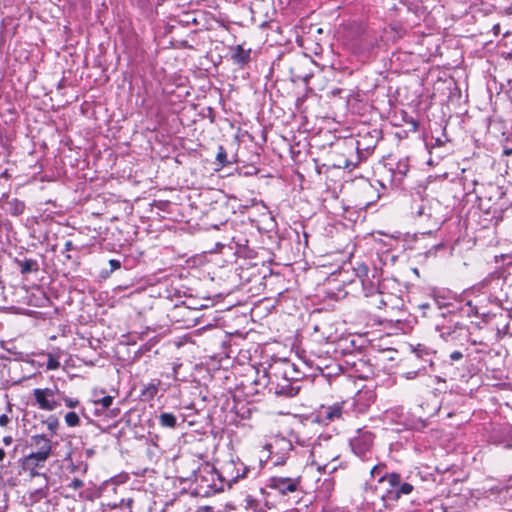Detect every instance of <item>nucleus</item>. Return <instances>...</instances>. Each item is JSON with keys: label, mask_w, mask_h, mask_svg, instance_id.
I'll return each instance as SVG.
<instances>
[{"label": "nucleus", "mask_w": 512, "mask_h": 512, "mask_svg": "<svg viewBox=\"0 0 512 512\" xmlns=\"http://www.w3.org/2000/svg\"><path fill=\"white\" fill-rule=\"evenodd\" d=\"M175 308L177 310H187L188 313H193V312H196L198 310L197 307H192V306L188 305L185 301H183L181 303V305H177Z\"/></svg>", "instance_id": "38"}, {"label": "nucleus", "mask_w": 512, "mask_h": 512, "mask_svg": "<svg viewBox=\"0 0 512 512\" xmlns=\"http://www.w3.org/2000/svg\"><path fill=\"white\" fill-rule=\"evenodd\" d=\"M372 299H374V297ZM372 304H374L377 308H382V306L386 305L381 292L379 297H375V300L372 301Z\"/></svg>", "instance_id": "42"}, {"label": "nucleus", "mask_w": 512, "mask_h": 512, "mask_svg": "<svg viewBox=\"0 0 512 512\" xmlns=\"http://www.w3.org/2000/svg\"><path fill=\"white\" fill-rule=\"evenodd\" d=\"M218 473L224 486L227 485L229 488L240 479L247 478L249 474L253 473L254 476L257 474L254 468L246 466L239 458L224 462Z\"/></svg>", "instance_id": "2"}, {"label": "nucleus", "mask_w": 512, "mask_h": 512, "mask_svg": "<svg viewBox=\"0 0 512 512\" xmlns=\"http://www.w3.org/2000/svg\"><path fill=\"white\" fill-rule=\"evenodd\" d=\"M34 399L41 410L53 411L60 403L55 400V391L50 388H36L33 390Z\"/></svg>", "instance_id": "10"}, {"label": "nucleus", "mask_w": 512, "mask_h": 512, "mask_svg": "<svg viewBox=\"0 0 512 512\" xmlns=\"http://www.w3.org/2000/svg\"><path fill=\"white\" fill-rule=\"evenodd\" d=\"M220 226L223 227L225 235L223 236V242H217L216 245L218 247L229 245L231 249H235V254L239 257H255L256 252L250 247V239L248 238L246 231L235 230L232 223H229L228 221L221 222L220 225L213 224L212 228L220 229Z\"/></svg>", "instance_id": "1"}, {"label": "nucleus", "mask_w": 512, "mask_h": 512, "mask_svg": "<svg viewBox=\"0 0 512 512\" xmlns=\"http://www.w3.org/2000/svg\"><path fill=\"white\" fill-rule=\"evenodd\" d=\"M391 481L394 485L393 505L397 503L401 497L410 495L414 490L413 484L404 481L402 475L398 472H392Z\"/></svg>", "instance_id": "14"}, {"label": "nucleus", "mask_w": 512, "mask_h": 512, "mask_svg": "<svg viewBox=\"0 0 512 512\" xmlns=\"http://www.w3.org/2000/svg\"><path fill=\"white\" fill-rule=\"evenodd\" d=\"M87 453H88V454H92V453H93V451H92V450H88V451H87Z\"/></svg>", "instance_id": "60"}, {"label": "nucleus", "mask_w": 512, "mask_h": 512, "mask_svg": "<svg viewBox=\"0 0 512 512\" xmlns=\"http://www.w3.org/2000/svg\"><path fill=\"white\" fill-rule=\"evenodd\" d=\"M186 19L184 20V22L186 24H189V23H193V24H197V20L195 17H193V15L191 14H186L185 15Z\"/></svg>", "instance_id": "47"}, {"label": "nucleus", "mask_w": 512, "mask_h": 512, "mask_svg": "<svg viewBox=\"0 0 512 512\" xmlns=\"http://www.w3.org/2000/svg\"><path fill=\"white\" fill-rule=\"evenodd\" d=\"M65 258H66L67 260H70V259H72V256H71L70 254H65Z\"/></svg>", "instance_id": "57"}, {"label": "nucleus", "mask_w": 512, "mask_h": 512, "mask_svg": "<svg viewBox=\"0 0 512 512\" xmlns=\"http://www.w3.org/2000/svg\"><path fill=\"white\" fill-rule=\"evenodd\" d=\"M10 419L6 414L0 415V426L4 427L9 423Z\"/></svg>", "instance_id": "46"}, {"label": "nucleus", "mask_w": 512, "mask_h": 512, "mask_svg": "<svg viewBox=\"0 0 512 512\" xmlns=\"http://www.w3.org/2000/svg\"><path fill=\"white\" fill-rule=\"evenodd\" d=\"M314 62L305 53L293 55L287 60L288 70L293 82L303 81L308 83L313 77L312 66Z\"/></svg>", "instance_id": "4"}, {"label": "nucleus", "mask_w": 512, "mask_h": 512, "mask_svg": "<svg viewBox=\"0 0 512 512\" xmlns=\"http://www.w3.org/2000/svg\"><path fill=\"white\" fill-rule=\"evenodd\" d=\"M379 283H380V277L378 275V271L376 268L372 270V274L369 276V278H365V280H362L361 285L364 292L365 297H379L380 291H379Z\"/></svg>", "instance_id": "19"}, {"label": "nucleus", "mask_w": 512, "mask_h": 512, "mask_svg": "<svg viewBox=\"0 0 512 512\" xmlns=\"http://www.w3.org/2000/svg\"><path fill=\"white\" fill-rule=\"evenodd\" d=\"M300 389L301 386L296 385V382H291L283 376H280L278 380L274 378V382L270 387V392H273L278 396L294 397L299 393Z\"/></svg>", "instance_id": "11"}, {"label": "nucleus", "mask_w": 512, "mask_h": 512, "mask_svg": "<svg viewBox=\"0 0 512 512\" xmlns=\"http://www.w3.org/2000/svg\"><path fill=\"white\" fill-rule=\"evenodd\" d=\"M75 247L72 243V241L68 240L65 242V245H64V250L67 252V251H70V250H73Z\"/></svg>", "instance_id": "48"}, {"label": "nucleus", "mask_w": 512, "mask_h": 512, "mask_svg": "<svg viewBox=\"0 0 512 512\" xmlns=\"http://www.w3.org/2000/svg\"><path fill=\"white\" fill-rule=\"evenodd\" d=\"M84 486V482L81 479L74 478L69 484L68 487L73 488L74 490L80 489Z\"/></svg>", "instance_id": "39"}, {"label": "nucleus", "mask_w": 512, "mask_h": 512, "mask_svg": "<svg viewBox=\"0 0 512 512\" xmlns=\"http://www.w3.org/2000/svg\"><path fill=\"white\" fill-rule=\"evenodd\" d=\"M230 60L239 68L246 67L252 60V49L245 47V44H239L229 48Z\"/></svg>", "instance_id": "12"}, {"label": "nucleus", "mask_w": 512, "mask_h": 512, "mask_svg": "<svg viewBox=\"0 0 512 512\" xmlns=\"http://www.w3.org/2000/svg\"><path fill=\"white\" fill-rule=\"evenodd\" d=\"M292 448L293 446L290 440H287L286 438L276 439L274 444L270 445V454H281L288 457Z\"/></svg>", "instance_id": "22"}, {"label": "nucleus", "mask_w": 512, "mask_h": 512, "mask_svg": "<svg viewBox=\"0 0 512 512\" xmlns=\"http://www.w3.org/2000/svg\"><path fill=\"white\" fill-rule=\"evenodd\" d=\"M343 404L335 403L333 405H322L315 415V421L322 425H329L335 421L343 419Z\"/></svg>", "instance_id": "8"}, {"label": "nucleus", "mask_w": 512, "mask_h": 512, "mask_svg": "<svg viewBox=\"0 0 512 512\" xmlns=\"http://www.w3.org/2000/svg\"><path fill=\"white\" fill-rule=\"evenodd\" d=\"M355 275L359 278L360 282L365 280V278H369L372 274V271L365 263H358L357 266L354 267Z\"/></svg>", "instance_id": "30"}, {"label": "nucleus", "mask_w": 512, "mask_h": 512, "mask_svg": "<svg viewBox=\"0 0 512 512\" xmlns=\"http://www.w3.org/2000/svg\"><path fill=\"white\" fill-rule=\"evenodd\" d=\"M64 419H65V423L69 427H76L80 424V418L76 412L71 411V412L66 413Z\"/></svg>", "instance_id": "33"}, {"label": "nucleus", "mask_w": 512, "mask_h": 512, "mask_svg": "<svg viewBox=\"0 0 512 512\" xmlns=\"http://www.w3.org/2000/svg\"><path fill=\"white\" fill-rule=\"evenodd\" d=\"M387 471V466L384 463L377 464L372 467L370 474L372 477H381V474H385Z\"/></svg>", "instance_id": "35"}, {"label": "nucleus", "mask_w": 512, "mask_h": 512, "mask_svg": "<svg viewBox=\"0 0 512 512\" xmlns=\"http://www.w3.org/2000/svg\"><path fill=\"white\" fill-rule=\"evenodd\" d=\"M59 366H60V362L58 361V359H56L54 356L49 354L48 360L46 363V368L48 370H56L59 368Z\"/></svg>", "instance_id": "36"}, {"label": "nucleus", "mask_w": 512, "mask_h": 512, "mask_svg": "<svg viewBox=\"0 0 512 512\" xmlns=\"http://www.w3.org/2000/svg\"><path fill=\"white\" fill-rule=\"evenodd\" d=\"M508 291L505 293V301L510 302L512 305V282L507 286Z\"/></svg>", "instance_id": "44"}, {"label": "nucleus", "mask_w": 512, "mask_h": 512, "mask_svg": "<svg viewBox=\"0 0 512 512\" xmlns=\"http://www.w3.org/2000/svg\"><path fill=\"white\" fill-rule=\"evenodd\" d=\"M435 330L439 332L440 337L446 342L457 341L463 336H467V327L459 321L447 319L445 314H441V320L435 324Z\"/></svg>", "instance_id": "6"}, {"label": "nucleus", "mask_w": 512, "mask_h": 512, "mask_svg": "<svg viewBox=\"0 0 512 512\" xmlns=\"http://www.w3.org/2000/svg\"><path fill=\"white\" fill-rule=\"evenodd\" d=\"M506 284V280L497 272L489 274L475 288L479 291L492 292L497 288H502Z\"/></svg>", "instance_id": "18"}, {"label": "nucleus", "mask_w": 512, "mask_h": 512, "mask_svg": "<svg viewBox=\"0 0 512 512\" xmlns=\"http://www.w3.org/2000/svg\"><path fill=\"white\" fill-rule=\"evenodd\" d=\"M129 512H132V511H129Z\"/></svg>", "instance_id": "61"}, {"label": "nucleus", "mask_w": 512, "mask_h": 512, "mask_svg": "<svg viewBox=\"0 0 512 512\" xmlns=\"http://www.w3.org/2000/svg\"><path fill=\"white\" fill-rule=\"evenodd\" d=\"M216 164L220 168H223V167H226V166L232 164V162L230 160H228L227 152L222 145L218 146V152L216 154Z\"/></svg>", "instance_id": "29"}, {"label": "nucleus", "mask_w": 512, "mask_h": 512, "mask_svg": "<svg viewBox=\"0 0 512 512\" xmlns=\"http://www.w3.org/2000/svg\"><path fill=\"white\" fill-rule=\"evenodd\" d=\"M409 362L412 366H417L421 364H425V368L427 365H433V353L427 348L425 345L418 344L412 350V356L409 358Z\"/></svg>", "instance_id": "16"}, {"label": "nucleus", "mask_w": 512, "mask_h": 512, "mask_svg": "<svg viewBox=\"0 0 512 512\" xmlns=\"http://www.w3.org/2000/svg\"><path fill=\"white\" fill-rule=\"evenodd\" d=\"M269 488L277 491L282 496H291L295 502L301 499L303 489L301 486V477H282L272 476L268 481Z\"/></svg>", "instance_id": "5"}, {"label": "nucleus", "mask_w": 512, "mask_h": 512, "mask_svg": "<svg viewBox=\"0 0 512 512\" xmlns=\"http://www.w3.org/2000/svg\"><path fill=\"white\" fill-rule=\"evenodd\" d=\"M50 454L47 453V451H35L30 453L25 458V464L26 465H38L40 462H45Z\"/></svg>", "instance_id": "27"}, {"label": "nucleus", "mask_w": 512, "mask_h": 512, "mask_svg": "<svg viewBox=\"0 0 512 512\" xmlns=\"http://www.w3.org/2000/svg\"><path fill=\"white\" fill-rule=\"evenodd\" d=\"M409 123L411 125V130L412 131H417L418 126H419L418 122L415 119H411Z\"/></svg>", "instance_id": "49"}, {"label": "nucleus", "mask_w": 512, "mask_h": 512, "mask_svg": "<svg viewBox=\"0 0 512 512\" xmlns=\"http://www.w3.org/2000/svg\"><path fill=\"white\" fill-rule=\"evenodd\" d=\"M48 491H49L48 487H44V488L36 489L33 492H31L29 495L30 504L32 505V504L40 501L41 499L46 498L48 495Z\"/></svg>", "instance_id": "31"}, {"label": "nucleus", "mask_w": 512, "mask_h": 512, "mask_svg": "<svg viewBox=\"0 0 512 512\" xmlns=\"http://www.w3.org/2000/svg\"><path fill=\"white\" fill-rule=\"evenodd\" d=\"M14 263L18 266L19 271L22 275L37 273L40 269L38 261L32 258H15Z\"/></svg>", "instance_id": "20"}, {"label": "nucleus", "mask_w": 512, "mask_h": 512, "mask_svg": "<svg viewBox=\"0 0 512 512\" xmlns=\"http://www.w3.org/2000/svg\"><path fill=\"white\" fill-rule=\"evenodd\" d=\"M4 457H5V451L2 448H0V461H2L4 459Z\"/></svg>", "instance_id": "55"}, {"label": "nucleus", "mask_w": 512, "mask_h": 512, "mask_svg": "<svg viewBox=\"0 0 512 512\" xmlns=\"http://www.w3.org/2000/svg\"><path fill=\"white\" fill-rule=\"evenodd\" d=\"M416 369L412 370V371H408L405 373V377L406 379H414L416 378L418 375H421V374H425L426 373V368H425V364H421V365H417V366H414Z\"/></svg>", "instance_id": "34"}, {"label": "nucleus", "mask_w": 512, "mask_h": 512, "mask_svg": "<svg viewBox=\"0 0 512 512\" xmlns=\"http://www.w3.org/2000/svg\"><path fill=\"white\" fill-rule=\"evenodd\" d=\"M409 171V164L407 161H399L396 165V168L392 170V181L396 186L401 185L402 180L407 175Z\"/></svg>", "instance_id": "23"}, {"label": "nucleus", "mask_w": 512, "mask_h": 512, "mask_svg": "<svg viewBox=\"0 0 512 512\" xmlns=\"http://www.w3.org/2000/svg\"><path fill=\"white\" fill-rule=\"evenodd\" d=\"M375 434L365 427L356 430L355 435L349 439V447L353 454L363 461L373 456Z\"/></svg>", "instance_id": "3"}, {"label": "nucleus", "mask_w": 512, "mask_h": 512, "mask_svg": "<svg viewBox=\"0 0 512 512\" xmlns=\"http://www.w3.org/2000/svg\"><path fill=\"white\" fill-rule=\"evenodd\" d=\"M65 405L69 408H75L79 405V400L65 397L64 398Z\"/></svg>", "instance_id": "40"}, {"label": "nucleus", "mask_w": 512, "mask_h": 512, "mask_svg": "<svg viewBox=\"0 0 512 512\" xmlns=\"http://www.w3.org/2000/svg\"><path fill=\"white\" fill-rule=\"evenodd\" d=\"M158 421L161 427L175 429L178 425V418L171 412H162L158 416Z\"/></svg>", "instance_id": "26"}, {"label": "nucleus", "mask_w": 512, "mask_h": 512, "mask_svg": "<svg viewBox=\"0 0 512 512\" xmlns=\"http://www.w3.org/2000/svg\"><path fill=\"white\" fill-rule=\"evenodd\" d=\"M360 145H361V143H360V141H358V142H357V149H358V150L360 149Z\"/></svg>", "instance_id": "59"}, {"label": "nucleus", "mask_w": 512, "mask_h": 512, "mask_svg": "<svg viewBox=\"0 0 512 512\" xmlns=\"http://www.w3.org/2000/svg\"><path fill=\"white\" fill-rule=\"evenodd\" d=\"M113 401H114V397H112L110 395H107L100 399L95 400L94 404L96 406H101V408L96 407L95 413L97 415L102 414L106 409H109L111 407V405L113 404Z\"/></svg>", "instance_id": "28"}, {"label": "nucleus", "mask_w": 512, "mask_h": 512, "mask_svg": "<svg viewBox=\"0 0 512 512\" xmlns=\"http://www.w3.org/2000/svg\"><path fill=\"white\" fill-rule=\"evenodd\" d=\"M7 505L0 502V512H6Z\"/></svg>", "instance_id": "54"}, {"label": "nucleus", "mask_w": 512, "mask_h": 512, "mask_svg": "<svg viewBox=\"0 0 512 512\" xmlns=\"http://www.w3.org/2000/svg\"><path fill=\"white\" fill-rule=\"evenodd\" d=\"M350 166L355 167L356 165H355V164H353L352 162H350V161L346 160V161H345V165H344V167H345V168H349Z\"/></svg>", "instance_id": "52"}, {"label": "nucleus", "mask_w": 512, "mask_h": 512, "mask_svg": "<svg viewBox=\"0 0 512 512\" xmlns=\"http://www.w3.org/2000/svg\"><path fill=\"white\" fill-rule=\"evenodd\" d=\"M275 455H276V459L274 461L275 465H282V464H284L286 459L288 458L285 455H281V454H275Z\"/></svg>", "instance_id": "45"}, {"label": "nucleus", "mask_w": 512, "mask_h": 512, "mask_svg": "<svg viewBox=\"0 0 512 512\" xmlns=\"http://www.w3.org/2000/svg\"><path fill=\"white\" fill-rule=\"evenodd\" d=\"M110 265V271L106 272V275L108 276L110 273L114 272L115 270H118L121 268V261L118 259H111L109 260Z\"/></svg>", "instance_id": "37"}, {"label": "nucleus", "mask_w": 512, "mask_h": 512, "mask_svg": "<svg viewBox=\"0 0 512 512\" xmlns=\"http://www.w3.org/2000/svg\"><path fill=\"white\" fill-rule=\"evenodd\" d=\"M462 358H463V353L460 351H453L449 355V359L451 360V362L460 361Z\"/></svg>", "instance_id": "43"}, {"label": "nucleus", "mask_w": 512, "mask_h": 512, "mask_svg": "<svg viewBox=\"0 0 512 512\" xmlns=\"http://www.w3.org/2000/svg\"><path fill=\"white\" fill-rule=\"evenodd\" d=\"M391 478L392 472H385V474H381V477L377 480L378 483L383 486L379 492V497L386 508L393 505L394 485L392 484Z\"/></svg>", "instance_id": "13"}, {"label": "nucleus", "mask_w": 512, "mask_h": 512, "mask_svg": "<svg viewBox=\"0 0 512 512\" xmlns=\"http://www.w3.org/2000/svg\"><path fill=\"white\" fill-rule=\"evenodd\" d=\"M467 306H468V310L466 312L467 316H472V315H478L479 314L478 308L476 306H473L471 301L467 302Z\"/></svg>", "instance_id": "41"}, {"label": "nucleus", "mask_w": 512, "mask_h": 512, "mask_svg": "<svg viewBox=\"0 0 512 512\" xmlns=\"http://www.w3.org/2000/svg\"><path fill=\"white\" fill-rule=\"evenodd\" d=\"M111 412L113 415H117V413L119 412V409H113Z\"/></svg>", "instance_id": "56"}, {"label": "nucleus", "mask_w": 512, "mask_h": 512, "mask_svg": "<svg viewBox=\"0 0 512 512\" xmlns=\"http://www.w3.org/2000/svg\"><path fill=\"white\" fill-rule=\"evenodd\" d=\"M44 423L47 425L48 430L52 435H55L59 427V420L56 416L50 415Z\"/></svg>", "instance_id": "32"}, {"label": "nucleus", "mask_w": 512, "mask_h": 512, "mask_svg": "<svg viewBox=\"0 0 512 512\" xmlns=\"http://www.w3.org/2000/svg\"><path fill=\"white\" fill-rule=\"evenodd\" d=\"M411 209L415 217L426 220L427 222L434 220V225L439 223V221L434 217L433 208L429 200H414Z\"/></svg>", "instance_id": "15"}, {"label": "nucleus", "mask_w": 512, "mask_h": 512, "mask_svg": "<svg viewBox=\"0 0 512 512\" xmlns=\"http://www.w3.org/2000/svg\"><path fill=\"white\" fill-rule=\"evenodd\" d=\"M189 319L192 320V321H195V320H197V317L196 316H191Z\"/></svg>", "instance_id": "58"}, {"label": "nucleus", "mask_w": 512, "mask_h": 512, "mask_svg": "<svg viewBox=\"0 0 512 512\" xmlns=\"http://www.w3.org/2000/svg\"><path fill=\"white\" fill-rule=\"evenodd\" d=\"M3 442H4L5 445H10L11 442H12V437H10V436L4 437L3 438Z\"/></svg>", "instance_id": "50"}, {"label": "nucleus", "mask_w": 512, "mask_h": 512, "mask_svg": "<svg viewBox=\"0 0 512 512\" xmlns=\"http://www.w3.org/2000/svg\"><path fill=\"white\" fill-rule=\"evenodd\" d=\"M31 445L36 447L38 451H47L48 454L51 453V441L43 434L32 436Z\"/></svg>", "instance_id": "24"}, {"label": "nucleus", "mask_w": 512, "mask_h": 512, "mask_svg": "<svg viewBox=\"0 0 512 512\" xmlns=\"http://www.w3.org/2000/svg\"><path fill=\"white\" fill-rule=\"evenodd\" d=\"M161 385V381L159 379H154L150 383L143 386L140 391V399L142 401H151L158 394L159 386Z\"/></svg>", "instance_id": "21"}, {"label": "nucleus", "mask_w": 512, "mask_h": 512, "mask_svg": "<svg viewBox=\"0 0 512 512\" xmlns=\"http://www.w3.org/2000/svg\"><path fill=\"white\" fill-rule=\"evenodd\" d=\"M503 490H504V489H499V488L495 487V488H491V489L489 490V493H490V495H493L494 493H496V492H501V491H503Z\"/></svg>", "instance_id": "51"}, {"label": "nucleus", "mask_w": 512, "mask_h": 512, "mask_svg": "<svg viewBox=\"0 0 512 512\" xmlns=\"http://www.w3.org/2000/svg\"><path fill=\"white\" fill-rule=\"evenodd\" d=\"M6 211L12 216L22 215L25 210V203L17 198L6 201Z\"/></svg>", "instance_id": "25"}, {"label": "nucleus", "mask_w": 512, "mask_h": 512, "mask_svg": "<svg viewBox=\"0 0 512 512\" xmlns=\"http://www.w3.org/2000/svg\"><path fill=\"white\" fill-rule=\"evenodd\" d=\"M274 382L273 370L267 371L265 368L263 370H256V378L251 383L252 393L259 394L262 390L268 389L270 391V387Z\"/></svg>", "instance_id": "17"}, {"label": "nucleus", "mask_w": 512, "mask_h": 512, "mask_svg": "<svg viewBox=\"0 0 512 512\" xmlns=\"http://www.w3.org/2000/svg\"><path fill=\"white\" fill-rule=\"evenodd\" d=\"M270 369L273 370V376L276 380L283 376L287 380L296 382V385H299V381L303 378V374L288 360L280 362L279 365L271 366Z\"/></svg>", "instance_id": "9"}, {"label": "nucleus", "mask_w": 512, "mask_h": 512, "mask_svg": "<svg viewBox=\"0 0 512 512\" xmlns=\"http://www.w3.org/2000/svg\"><path fill=\"white\" fill-rule=\"evenodd\" d=\"M503 154H504V155H511V154H512V148H511V149H509V148H505V149L503 150Z\"/></svg>", "instance_id": "53"}, {"label": "nucleus", "mask_w": 512, "mask_h": 512, "mask_svg": "<svg viewBox=\"0 0 512 512\" xmlns=\"http://www.w3.org/2000/svg\"><path fill=\"white\" fill-rule=\"evenodd\" d=\"M195 481L199 488V493H202L203 496H210L224 490V484L219 479L218 470L214 467L207 470L206 474L200 473L196 475Z\"/></svg>", "instance_id": "7"}]
</instances>
